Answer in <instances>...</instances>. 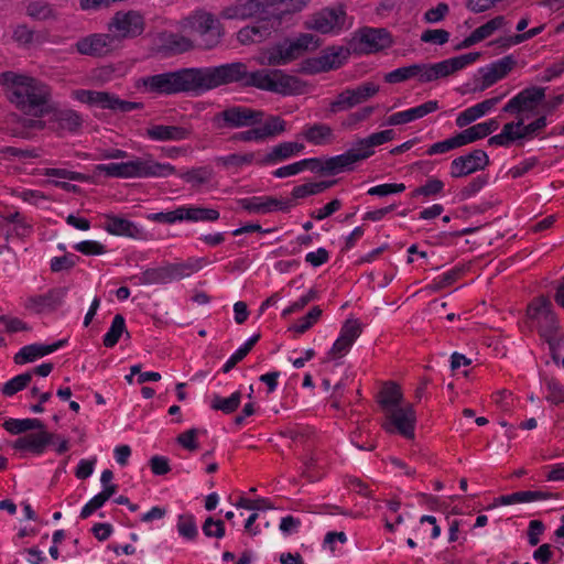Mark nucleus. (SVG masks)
<instances>
[{
    "label": "nucleus",
    "mask_w": 564,
    "mask_h": 564,
    "mask_svg": "<svg viewBox=\"0 0 564 564\" xmlns=\"http://www.w3.org/2000/svg\"><path fill=\"white\" fill-rule=\"evenodd\" d=\"M229 84H239L245 88H257L281 96H292L303 91V84L296 76L279 68H260L249 72L242 62L216 66V88Z\"/></svg>",
    "instance_id": "1"
},
{
    "label": "nucleus",
    "mask_w": 564,
    "mask_h": 564,
    "mask_svg": "<svg viewBox=\"0 0 564 564\" xmlns=\"http://www.w3.org/2000/svg\"><path fill=\"white\" fill-rule=\"evenodd\" d=\"M135 87L152 95H176L193 93L200 95L216 88V66L181 68L156 75L140 77Z\"/></svg>",
    "instance_id": "2"
},
{
    "label": "nucleus",
    "mask_w": 564,
    "mask_h": 564,
    "mask_svg": "<svg viewBox=\"0 0 564 564\" xmlns=\"http://www.w3.org/2000/svg\"><path fill=\"white\" fill-rule=\"evenodd\" d=\"M0 82L7 86L10 102L21 112L41 118L50 110L52 91L50 86L40 79L6 72L1 74Z\"/></svg>",
    "instance_id": "3"
},
{
    "label": "nucleus",
    "mask_w": 564,
    "mask_h": 564,
    "mask_svg": "<svg viewBox=\"0 0 564 564\" xmlns=\"http://www.w3.org/2000/svg\"><path fill=\"white\" fill-rule=\"evenodd\" d=\"M479 57L480 53L470 52L435 64L420 63L399 67L387 73L384 75V82L389 84H398L412 78H417L421 83L434 82L465 68L466 66L475 63Z\"/></svg>",
    "instance_id": "4"
},
{
    "label": "nucleus",
    "mask_w": 564,
    "mask_h": 564,
    "mask_svg": "<svg viewBox=\"0 0 564 564\" xmlns=\"http://www.w3.org/2000/svg\"><path fill=\"white\" fill-rule=\"evenodd\" d=\"M527 315L535 324L540 337L547 344L553 361L558 362L564 332L553 311L552 302L545 296L534 299L528 305Z\"/></svg>",
    "instance_id": "5"
},
{
    "label": "nucleus",
    "mask_w": 564,
    "mask_h": 564,
    "mask_svg": "<svg viewBox=\"0 0 564 564\" xmlns=\"http://www.w3.org/2000/svg\"><path fill=\"white\" fill-rule=\"evenodd\" d=\"M183 29L188 31L203 50L217 47L225 35L223 23L210 12L196 10L183 20Z\"/></svg>",
    "instance_id": "6"
},
{
    "label": "nucleus",
    "mask_w": 564,
    "mask_h": 564,
    "mask_svg": "<svg viewBox=\"0 0 564 564\" xmlns=\"http://www.w3.org/2000/svg\"><path fill=\"white\" fill-rule=\"evenodd\" d=\"M319 46V39L311 33H301L294 39H285L283 42L276 43L269 48L261 65L283 66L286 65L310 51H314Z\"/></svg>",
    "instance_id": "7"
},
{
    "label": "nucleus",
    "mask_w": 564,
    "mask_h": 564,
    "mask_svg": "<svg viewBox=\"0 0 564 564\" xmlns=\"http://www.w3.org/2000/svg\"><path fill=\"white\" fill-rule=\"evenodd\" d=\"M206 264L204 258H189L184 262L166 263L158 268H149L133 275L132 281L138 285L167 284L199 271Z\"/></svg>",
    "instance_id": "8"
},
{
    "label": "nucleus",
    "mask_w": 564,
    "mask_h": 564,
    "mask_svg": "<svg viewBox=\"0 0 564 564\" xmlns=\"http://www.w3.org/2000/svg\"><path fill=\"white\" fill-rule=\"evenodd\" d=\"M265 112L247 106H229L216 112L212 118L213 127L217 130L241 129L262 123Z\"/></svg>",
    "instance_id": "9"
},
{
    "label": "nucleus",
    "mask_w": 564,
    "mask_h": 564,
    "mask_svg": "<svg viewBox=\"0 0 564 564\" xmlns=\"http://www.w3.org/2000/svg\"><path fill=\"white\" fill-rule=\"evenodd\" d=\"M108 32L113 40H132L140 36L145 30L144 15L137 10L118 11L107 24Z\"/></svg>",
    "instance_id": "10"
},
{
    "label": "nucleus",
    "mask_w": 564,
    "mask_h": 564,
    "mask_svg": "<svg viewBox=\"0 0 564 564\" xmlns=\"http://www.w3.org/2000/svg\"><path fill=\"white\" fill-rule=\"evenodd\" d=\"M391 34L383 28H362L357 31L350 42L356 53L372 54L392 45Z\"/></svg>",
    "instance_id": "11"
},
{
    "label": "nucleus",
    "mask_w": 564,
    "mask_h": 564,
    "mask_svg": "<svg viewBox=\"0 0 564 564\" xmlns=\"http://www.w3.org/2000/svg\"><path fill=\"white\" fill-rule=\"evenodd\" d=\"M249 128L248 130L235 133L231 140L241 142H263L284 133L286 131V122L280 116L265 115L262 119V123Z\"/></svg>",
    "instance_id": "12"
},
{
    "label": "nucleus",
    "mask_w": 564,
    "mask_h": 564,
    "mask_svg": "<svg viewBox=\"0 0 564 564\" xmlns=\"http://www.w3.org/2000/svg\"><path fill=\"white\" fill-rule=\"evenodd\" d=\"M128 178L166 177L175 173V167L170 163H160L152 159L135 156L127 161Z\"/></svg>",
    "instance_id": "13"
},
{
    "label": "nucleus",
    "mask_w": 564,
    "mask_h": 564,
    "mask_svg": "<svg viewBox=\"0 0 564 564\" xmlns=\"http://www.w3.org/2000/svg\"><path fill=\"white\" fill-rule=\"evenodd\" d=\"M46 121H39L40 127L47 124L50 129L62 134L63 132L76 133L82 124V116L73 109H59L50 104V110L45 112Z\"/></svg>",
    "instance_id": "14"
},
{
    "label": "nucleus",
    "mask_w": 564,
    "mask_h": 564,
    "mask_svg": "<svg viewBox=\"0 0 564 564\" xmlns=\"http://www.w3.org/2000/svg\"><path fill=\"white\" fill-rule=\"evenodd\" d=\"M388 422L382 427L388 433L397 431L405 438L414 437L415 411L412 405L394 408L386 413Z\"/></svg>",
    "instance_id": "15"
},
{
    "label": "nucleus",
    "mask_w": 564,
    "mask_h": 564,
    "mask_svg": "<svg viewBox=\"0 0 564 564\" xmlns=\"http://www.w3.org/2000/svg\"><path fill=\"white\" fill-rule=\"evenodd\" d=\"M545 88L528 87L512 97L502 108L503 112L511 115H522L532 112L544 99Z\"/></svg>",
    "instance_id": "16"
},
{
    "label": "nucleus",
    "mask_w": 564,
    "mask_h": 564,
    "mask_svg": "<svg viewBox=\"0 0 564 564\" xmlns=\"http://www.w3.org/2000/svg\"><path fill=\"white\" fill-rule=\"evenodd\" d=\"M490 161L484 150L476 149L466 155L454 159L451 163V176L453 178L465 177L477 171L485 170Z\"/></svg>",
    "instance_id": "17"
},
{
    "label": "nucleus",
    "mask_w": 564,
    "mask_h": 564,
    "mask_svg": "<svg viewBox=\"0 0 564 564\" xmlns=\"http://www.w3.org/2000/svg\"><path fill=\"white\" fill-rule=\"evenodd\" d=\"M345 22V12L340 9H323L312 14L305 22L306 29L315 30L323 34L339 32Z\"/></svg>",
    "instance_id": "18"
},
{
    "label": "nucleus",
    "mask_w": 564,
    "mask_h": 564,
    "mask_svg": "<svg viewBox=\"0 0 564 564\" xmlns=\"http://www.w3.org/2000/svg\"><path fill=\"white\" fill-rule=\"evenodd\" d=\"M116 41L111 33H94L79 39L76 51L82 55L102 57L112 52Z\"/></svg>",
    "instance_id": "19"
},
{
    "label": "nucleus",
    "mask_w": 564,
    "mask_h": 564,
    "mask_svg": "<svg viewBox=\"0 0 564 564\" xmlns=\"http://www.w3.org/2000/svg\"><path fill=\"white\" fill-rule=\"evenodd\" d=\"M66 294V288L51 289L45 294L30 296L26 299L24 307L36 314H41L45 311H54L62 305Z\"/></svg>",
    "instance_id": "20"
},
{
    "label": "nucleus",
    "mask_w": 564,
    "mask_h": 564,
    "mask_svg": "<svg viewBox=\"0 0 564 564\" xmlns=\"http://www.w3.org/2000/svg\"><path fill=\"white\" fill-rule=\"evenodd\" d=\"M264 11L259 0H237L221 9L220 15L226 20H246Z\"/></svg>",
    "instance_id": "21"
},
{
    "label": "nucleus",
    "mask_w": 564,
    "mask_h": 564,
    "mask_svg": "<svg viewBox=\"0 0 564 564\" xmlns=\"http://www.w3.org/2000/svg\"><path fill=\"white\" fill-rule=\"evenodd\" d=\"M54 438H58V436L53 433H48L43 429L40 430L39 433H31L17 438L13 443V448L18 451H29L32 454L41 455Z\"/></svg>",
    "instance_id": "22"
},
{
    "label": "nucleus",
    "mask_w": 564,
    "mask_h": 564,
    "mask_svg": "<svg viewBox=\"0 0 564 564\" xmlns=\"http://www.w3.org/2000/svg\"><path fill=\"white\" fill-rule=\"evenodd\" d=\"M366 160L365 153H361L357 144L345 153L328 158L324 162L326 174L335 175L344 171L352 170L355 163Z\"/></svg>",
    "instance_id": "23"
},
{
    "label": "nucleus",
    "mask_w": 564,
    "mask_h": 564,
    "mask_svg": "<svg viewBox=\"0 0 564 564\" xmlns=\"http://www.w3.org/2000/svg\"><path fill=\"white\" fill-rule=\"evenodd\" d=\"M516 59L511 56H505L486 68H482V82L480 90H485L496 84L498 80L505 78L516 66Z\"/></svg>",
    "instance_id": "24"
},
{
    "label": "nucleus",
    "mask_w": 564,
    "mask_h": 564,
    "mask_svg": "<svg viewBox=\"0 0 564 564\" xmlns=\"http://www.w3.org/2000/svg\"><path fill=\"white\" fill-rule=\"evenodd\" d=\"M192 130L181 126L152 124L145 135L153 141H182L189 138Z\"/></svg>",
    "instance_id": "25"
},
{
    "label": "nucleus",
    "mask_w": 564,
    "mask_h": 564,
    "mask_svg": "<svg viewBox=\"0 0 564 564\" xmlns=\"http://www.w3.org/2000/svg\"><path fill=\"white\" fill-rule=\"evenodd\" d=\"M67 343L66 339L57 340L52 345L32 344L23 346L13 357L17 365L32 362L37 358L46 356L62 348Z\"/></svg>",
    "instance_id": "26"
},
{
    "label": "nucleus",
    "mask_w": 564,
    "mask_h": 564,
    "mask_svg": "<svg viewBox=\"0 0 564 564\" xmlns=\"http://www.w3.org/2000/svg\"><path fill=\"white\" fill-rule=\"evenodd\" d=\"M505 96L506 94H502L500 96L486 99L475 106L465 109L457 116L455 121L456 126L458 128L467 127L469 123L476 121L477 119L485 116L488 111H490L495 106H497L502 100Z\"/></svg>",
    "instance_id": "27"
},
{
    "label": "nucleus",
    "mask_w": 564,
    "mask_h": 564,
    "mask_svg": "<svg viewBox=\"0 0 564 564\" xmlns=\"http://www.w3.org/2000/svg\"><path fill=\"white\" fill-rule=\"evenodd\" d=\"M340 53L341 50L332 51L318 57L308 58L304 62L303 69L310 74L336 69L341 65V62L339 59Z\"/></svg>",
    "instance_id": "28"
},
{
    "label": "nucleus",
    "mask_w": 564,
    "mask_h": 564,
    "mask_svg": "<svg viewBox=\"0 0 564 564\" xmlns=\"http://www.w3.org/2000/svg\"><path fill=\"white\" fill-rule=\"evenodd\" d=\"M104 217V228L111 235L137 237L140 232L135 224L126 218L116 215H105Z\"/></svg>",
    "instance_id": "29"
},
{
    "label": "nucleus",
    "mask_w": 564,
    "mask_h": 564,
    "mask_svg": "<svg viewBox=\"0 0 564 564\" xmlns=\"http://www.w3.org/2000/svg\"><path fill=\"white\" fill-rule=\"evenodd\" d=\"M304 150V145L297 142H282L272 148L271 152H269L262 160L259 161L260 164H272L276 162H281L290 159L291 156L302 152Z\"/></svg>",
    "instance_id": "30"
},
{
    "label": "nucleus",
    "mask_w": 564,
    "mask_h": 564,
    "mask_svg": "<svg viewBox=\"0 0 564 564\" xmlns=\"http://www.w3.org/2000/svg\"><path fill=\"white\" fill-rule=\"evenodd\" d=\"M395 132L392 129L375 132L367 138L357 141V147L361 153H365L366 159L373 154V148L381 145L386 142L393 140Z\"/></svg>",
    "instance_id": "31"
},
{
    "label": "nucleus",
    "mask_w": 564,
    "mask_h": 564,
    "mask_svg": "<svg viewBox=\"0 0 564 564\" xmlns=\"http://www.w3.org/2000/svg\"><path fill=\"white\" fill-rule=\"evenodd\" d=\"M401 400V389L398 384L393 382L386 383L378 395V403L386 413L394 408H399Z\"/></svg>",
    "instance_id": "32"
},
{
    "label": "nucleus",
    "mask_w": 564,
    "mask_h": 564,
    "mask_svg": "<svg viewBox=\"0 0 564 564\" xmlns=\"http://www.w3.org/2000/svg\"><path fill=\"white\" fill-rule=\"evenodd\" d=\"M305 140L314 145H323L334 140L333 129L325 123H314L305 128Z\"/></svg>",
    "instance_id": "33"
},
{
    "label": "nucleus",
    "mask_w": 564,
    "mask_h": 564,
    "mask_svg": "<svg viewBox=\"0 0 564 564\" xmlns=\"http://www.w3.org/2000/svg\"><path fill=\"white\" fill-rule=\"evenodd\" d=\"M26 14L36 21H48L57 19V12L55 8L43 0L29 2L26 6Z\"/></svg>",
    "instance_id": "34"
},
{
    "label": "nucleus",
    "mask_w": 564,
    "mask_h": 564,
    "mask_svg": "<svg viewBox=\"0 0 564 564\" xmlns=\"http://www.w3.org/2000/svg\"><path fill=\"white\" fill-rule=\"evenodd\" d=\"M2 426L10 434L18 435L31 430H43L44 423L39 419H9Z\"/></svg>",
    "instance_id": "35"
},
{
    "label": "nucleus",
    "mask_w": 564,
    "mask_h": 564,
    "mask_svg": "<svg viewBox=\"0 0 564 564\" xmlns=\"http://www.w3.org/2000/svg\"><path fill=\"white\" fill-rule=\"evenodd\" d=\"M518 120H522V126L514 129L517 141L519 140H531L536 137L546 127V117L540 116L534 121L524 124V116L518 117Z\"/></svg>",
    "instance_id": "36"
},
{
    "label": "nucleus",
    "mask_w": 564,
    "mask_h": 564,
    "mask_svg": "<svg viewBox=\"0 0 564 564\" xmlns=\"http://www.w3.org/2000/svg\"><path fill=\"white\" fill-rule=\"evenodd\" d=\"M183 220L188 221H216L219 219V212L214 208H206L200 206H182Z\"/></svg>",
    "instance_id": "37"
},
{
    "label": "nucleus",
    "mask_w": 564,
    "mask_h": 564,
    "mask_svg": "<svg viewBox=\"0 0 564 564\" xmlns=\"http://www.w3.org/2000/svg\"><path fill=\"white\" fill-rule=\"evenodd\" d=\"M335 184L336 181L310 182L293 187L291 195L293 199H301L310 195L319 194Z\"/></svg>",
    "instance_id": "38"
},
{
    "label": "nucleus",
    "mask_w": 564,
    "mask_h": 564,
    "mask_svg": "<svg viewBox=\"0 0 564 564\" xmlns=\"http://www.w3.org/2000/svg\"><path fill=\"white\" fill-rule=\"evenodd\" d=\"M522 126V120L511 121L503 126L499 134L492 135L488 143L490 145L509 147L517 141L514 129Z\"/></svg>",
    "instance_id": "39"
},
{
    "label": "nucleus",
    "mask_w": 564,
    "mask_h": 564,
    "mask_svg": "<svg viewBox=\"0 0 564 564\" xmlns=\"http://www.w3.org/2000/svg\"><path fill=\"white\" fill-rule=\"evenodd\" d=\"M126 332L124 317L120 314L115 315L109 330L104 336L105 347H113L119 341L122 334Z\"/></svg>",
    "instance_id": "40"
},
{
    "label": "nucleus",
    "mask_w": 564,
    "mask_h": 564,
    "mask_svg": "<svg viewBox=\"0 0 564 564\" xmlns=\"http://www.w3.org/2000/svg\"><path fill=\"white\" fill-rule=\"evenodd\" d=\"M322 452L317 449V447L312 448L311 451H306L304 456L302 457V462L304 465V469L302 475L306 477L310 481H314L319 476L313 475V470L319 467V463L322 462Z\"/></svg>",
    "instance_id": "41"
},
{
    "label": "nucleus",
    "mask_w": 564,
    "mask_h": 564,
    "mask_svg": "<svg viewBox=\"0 0 564 564\" xmlns=\"http://www.w3.org/2000/svg\"><path fill=\"white\" fill-rule=\"evenodd\" d=\"M356 106L368 101L379 91V86L372 82H366L355 88H348Z\"/></svg>",
    "instance_id": "42"
},
{
    "label": "nucleus",
    "mask_w": 564,
    "mask_h": 564,
    "mask_svg": "<svg viewBox=\"0 0 564 564\" xmlns=\"http://www.w3.org/2000/svg\"><path fill=\"white\" fill-rule=\"evenodd\" d=\"M165 46L174 54H181L194 48L195 43L189 37L176 33H171L166 36Z\"/></svg>",
    "instance_id": "43"
},
{
    "label": "nucleus",
    "mask_w": 564,
    "mask_h": 564,
    "mask_svg": "<svg viewBox=\"0 0 564 564\" xmlns=\"http://www.w3.org/2000/svg\"><path fill=\"white\" fill-rule=\"evenodd\" d=\"M181 177L193 186H200L212 180L213 170L208 166L196 167L181 174Z\"/></svg>",
    "instance_id": "44"
},
{
    "label": "nucleus",
    "mask_w": 564,
    "mask_h": 564,
    "mask_svg": "<svg viewBox=\"0 0 564 564\" xmlns=\"http://www.w3.org/2000/svg\"><path fill=\"white\" fill-rule=\"evenodd\" d=\"M241 402V393L240 391L234 392L229 398H221L219 395H215L212 402V408L214 410L223 411L226 414L232 413L237 410Z\"/></svg>",
    "instance_id": "45"
},
{
    "label": "nucleus",
    "mask_w": 564,
    "mask_h": 564,
    "mask_svg": "<svg viewBox=\"0 0 564 564\" xmlns=\"http://www.w3.org/2000/svg\"><path fill=\"white\" fill-rule=\"evenodd\" d=\"M256 160V154L253 152L245 153V154H229L226 156H220L216 159L218 165H223L224 167H241L243 165H249Z\"/></svg>",
    "instance_id": "46"
},
{
    "label": "nucleus",
    "mask_w": 564,
    "mask_h": 564,
    "mask_svg": "<svg viewBox=\"0 0 564 564\" xmlns=\"http://www.w3.org/2000/svg\"><path fill=\"white\" fill-rule=\"evenodd\" d=\"M31 380H32L31 372H24V373L18 375V376L13 377L12 379H10L9 381H7L3 384L1 391L4 395L12 397L17 392L26 388L29 386V383L31 382Z\"/></svg>",
    "instance_id": "47"
},
{
    "label": "nucleus",
    "mask_w": 564,
    "mask_h": 564,
    "mask_svg": "<svg viewBox=\"0 0 564 564\" xmlns=\"http://www.w3.org/2000/svg\"><path fill=\"white\" fill-rule=\"evenodd\" d=\"M375 109H376L375 106H366L355 112H350L341 121V128L347 129V130L355 129L359 123L369 119V117L373 113Z\"/></svg>",
    "instance_id": "48"
},
{
    "label": "nucleus",
    "mask_w": 564,
    "mask_h": 564,
    "mask_svg": "<svg viewBox=\"0 0 564 564\" xmlns=\"http://www.w3.org/2000/svg\"><path fill=\"white\" fill-rule=\"evenodd\" d=\"M543 29H544V25L532 28V29L528 30L527 32H523L520 34L501 37V39L497 40L496 43L499 44V46L507 48L512 45H517L524 41L533 39L538 34H540L543 31Z\"/></svg>",
    "instance_id": "49"
},
{
    "label": "nucleus",
    "mask_w": 564,
    "mask_h": 564,
    "mask_svg": "<svg viewBox=\"0 0 564 564\" xmlns=\"http://www.w3.org/2000/svg\"><path fill=\"white\" fill-rule=\"evenodd\" d=\"M177 531L183 538L194 540L198 534L194 516L188 513L178 516Z\"/></svg>",
    "instance_id": "50"
},
{
    "label": "nucleus",
    "mask_w": 564,
    "mask_h": 564,
    "mask_svg": "<svg viewBox=\"0 0 564 564\" xmlns=\"http://www.w3.org/2000/svg\"><path fill=\"white\" fill-rule=\"evenodd\" d=\"M354 107H356V104L347 88L339 93L336 98L329 102L328 111L335 115L341 111H347Z\"/></svg>",
    "instance_id": "51"
},
{
    "label": "nucleus",
    "mask_w": 564,
    "mask_h": 564,
    "mask_svg": "<svg viewBox=\"0 0 564 564\" xmlns=\"http://www.w3.org/2000/svg\"><path fill=\"white\" fill-rule=\"evenodd\" d=\"M544 381L547 389L546 400L553 404L564 402V384L554 377L545 378Z\"/></svg>",
    "instance_id": "52"
},
{
    "label": "nucleus",
    "mask_w": 564,
    "mask_h": 564,
    "mask_svg": "<svg viewBox=\"0 0 564 564\" xmlns=\"http://www.w3.org/2000/svg\"><path fill=\"white\" fill-rule=\"evenodd\" d=\"M322 310L319 306H313L310 312L300 318L292 327V329L297 334H304L321 317Z\"/></svg>",
    "instance_id": "53"
},
{
    "label": "nucleus",
    "mask_w": 564,
    "mask_h": 564,
    "mask_svg": "<svg viewBox=\"0 0 564 564\" xmlns=\"http://www.w3.org/2000/svg\"><path fill=\"white\" fill-rule=\"evenodd\" d=\"M79 257L75 253H66L62 257L51 259L50 269L52 272L68 271L73 269L79 261Z\"/></svg>",
    "instance_id": "54"
},
{
    "label": "nucleus",
    "mask_w": 564,
    "mask_h": 564,
    "mask_svg": "<svg viewBox=\"0 0 564 564\" xmlns=\"http://www.w3.org/2000/svg\"><path fill=\"white\" fill-rule=\"evenodd\" d=\"M443 188H444V183L441 180H438V178H430V180H427V182L424 185L416 187L412 192V197H416V196H424V197L435 196V195L441 194L443 192Z\"/></svg>",
    "instance_id": "55"
},
{
    "label": "nucleus",
    "mask_w": 564,
    "mask_h": 564,
    "mask_svg": "<svg viewBox=\"0 0 564 564\" xmlns=\"http://www.w3.org/2000/svg\"><path fill=\"white\" fill-rule=\"evenodd\" d=\"M263 197V213L268 214L274 210L288 213L295 205L292 199H279L272 196Z\"/></svg>",
    "instance_id": "56"
},
{
    "label": "nucleus",
    "mask_w": 564,
    "mask_h": 564,
    "mask_svg": "<svg viewBox=\"0 0 564 564\" xmlns=\"http://www.w3.org/2000/svg\"><path fill=\"white\" fill-rule=\"evenodd\" d=\"M463 273V269L460 268H454L437 278L433 280V283L431 285L432 290L440 291L442 289H445L449 285H452L454 282L458 280L460 274Z\"/></svg>",
    "instance_id": "57"
},
{
    "label": "nucleus",
    "mask_w": 564,
    "mask_h": 564,
    "mask_svg": "<svg viewBox=\"0 0 564 564\" xmlns=\"http://www.w3.org/2000/svg\"><path fill=\"white\" fill-rule=\"evenodd\" d=\"M95 171L104 173L108 177L128 178L126 162L98 164L96 165Z\"/></svg>",
    "instance_id": "58"
},
{
    "label": "nucleus",
    "mask_w": 564,
    "mask_h": 564,
    "mask_svg": "<svg viewBox=\"0 0 564 564\" xmlns=\"http://www.w3.org/2000/svg\"><path fill=\"white\" fill-rule=\"evenodd\" d=\"M506 23H507V21H506L505 17L498 15V17L489 20L485 24L480 25L479 28H477L475 30V32H476L477 36L479 37V40L482 41V40L489 37L490 35H492L495 31L505 26Z\"/></svg>",
    "instance_id": "59"
},
{
    "label": "nucleus",
    "mask_w": 564,
    "mask_h": 564,
    "mask_svg": "<svg viewBox=\"0 0 564 564\" xmlns=\"http://www.w3.org/2000/svg\"><path fill=\"white\" fill-rule=\"evenodd\" d=\"M42 175L50 177H58L69 181L85 182L87 176L79 172L69 171L66 169L47 167L43 170Z\"/></svg>",
    "instance_id": "60"
},
{
    "label": "nucleus",
    "mask_w": 564,
    "mask_h": 564,
    "mask_svg": "<svg viewBox=\"0 0 564 564\" xmlns=\"http://www.w3.org/2000/svg\"><path fill=\"white\" fill-rule=\"evenodd\" d=\"M486 138L479 123L471 126L456 134L459 147L473 143Z\"/></svg>",
    "instance_id": "61"
},
{
    "label": "nucleus",
    "mask_w": 564,
    "mask_h": 564,
    "mask_svg": "<svg viewBox=\"0 0 564 564\" xmlns=\"http://www.w3.org/2000/svg\"><path fill=\"white\" fill-rule=\"evenodd\" d=\"M449 32L444 29H427L421 34V41L443 45L449 40Z\"/></svg>",
    "instance_id": "62"
},
{
    "label": "nucleus",
    "mask_w": 564,
    "mask_h": 564,
    "mask_svg": "<svg viewBox=\"0 0 564 564\" xmlns=\"http://www.w3.org/2000/svg\"><path fill=\"white\" fill-rule=\"evenodd\" d=\"M361 332V324L358 322V319H347L341 326L339 336L345 340L347 339L354 344L355 340L360 336Z\"/></svg>",
    "instance_id": "63"
},
{
    "label": "nucleus",
    "mask_w": 564,
    "mask_h": 564,
    "mask_svg": "<svg viewBox=\"0 0 564 564\" xmlns=\"http://www.w3.org/2000/svg\"><path fill=\"white\" fill-rule=\"evenodd\" d=\"M12 39L20 45L28 46L34 42L35 32L26 24L17 25L12 33Z\"/></svg>",
    "instance_id": "64"
}]
</instances>
